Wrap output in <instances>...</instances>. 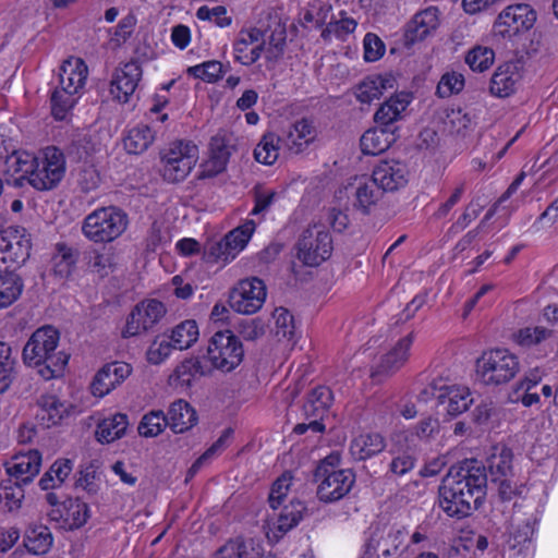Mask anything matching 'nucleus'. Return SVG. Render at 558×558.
Wrapping results in <instances>:
<instances>
[{
	"mask_svg": "<svg viewBox=\"0 0 558 558\" xmlns=\"http://www.w3.org/2000/svg\"><path fill=\"white\" fill-rule=\"evenodd\" d=\"M487 490V473L476 459L452 465L439 486V507L451 518L463 519L483 502Z\"/></svg>",
	"mask_w": 558,
	"mask_h": 558,
	"instance_id": "nucleus-1",
	"label": "nucleus"
},
{
	"mask_svg": "<svg viewBox=\"0 0 558 558\" xmlns=\"http://www.w3.org/2000/svg\"><path fill=\"white\" fill-rule=\"evenodd\" d=\"M7 171L14 179L17 187L29 184L37 191H51L56 189L65 175L66 161L61 149L48 146L37 155L25 150L14 151L7 158Z\"/></svg>",
	"mask_w": 558,
	"mask_h": 558,
	"instance_id": "nucleus-2",
	"label": "nucleus"
},
{
	"mask_svg": "<svg viewBox=\"0 0 558 558\" xmlns=\"http://www.w3.org/2000/svg\"><path fill=\"white\" fill-rule=\"evenodd\" d=\"M60 335L51 327L38 328L23 349V360L29 366L38 367L39 375L49 380L62 375L69 361V355L57 351Z\"/></svg>",
	"mask_w": 558,
	"mask_h": 558,
	"instance_id": "nucleus-3",
	"label": "nucleus"
},
{
	"mask_svg": "<svg viewBox=\"0 0 558 558\" xmlns=\"http://www.w3.org/2000/svg\"><path fill=\"white\" fill-rule=\"evenodd\" d=\"M129 223L126 214L114 206L101 207L88 214L82 233L94 243H108L118 239Z\"/></svg>",
	"mask_w": 558,
	"mask_h": 558,
	"instance_id": "nucleus-4",
	"label": "nucleus"
},
{
	"mask_svg": "<svg viewBox=\"0 0 558 558\" xmlns=\"http://www.w3.org/2000/svg\"><path fill=\"white\" fill-rule=\"evenodd\" d=\"M476 372L485 385L500 386L518 375L520 361L507 349H493L483 352L477 359Z\"/></svg>",
	"mask_w": 558,
	"mask_h": 558,
	"instance_id": "nucleus-5",
	"label": "nucleus"
},
{
	"mask_svg": "<svg viewBox=\"0 0 558 558\" xmlns=\"http://www.w3.org/2000/svg\"><path fill=\"white\" fill-rule=\"evenodd\" d=\"M338 456L330 454L325 458L315 471L317 496L322 501L333 502L343 498L352 488L355 475L350 469H336Z\"/></svg>",
	"mask_w": 558,
	"mask_h": 558,
	"instance_id": "nucleus-6",
	"label": "nucleus"
},
{
	"mask_svg": "<svg viewBox=\"0 0 558 558\" xmlns=\"http://www.w3.org/2000/svg\"><path fill=\"white\" fill-rule=\"evenodd\" d=\"M162 177L170 183L183 181L198 160V147L190 141H178L160 154Z\"/></svg>",
	"mask_w": 558,
	"mask_h": 558,
	"instance_id": "nucleus-7",
	"label": "nucleus"
},
{
	"mask_svg": "<svg viewBox=\"0 0 558 558\" xmlns=\"http://www.w3.org/2000/svg\"><path fill=\"white\" fill-rule=\"evenodd\" d=\"M207 355L216 369L229 373L242 363L244 349L241 340L231 330H221L210 338Z\"/></svg>",
	"mask_w": 558,
	"mask_h": 558,
	"instance_id": "nucleus-8",
	"label": "nucleus"
},
{
	"mask_svg": "<svg viewBox=\"0 0 558 558\" xmlns=\"http://www.w3.org/2000/svg\"><path fill=\"white\" fill-rule=\"evenodd\" d=\"M332 240L325 225L308 226L298 242V257L306 266H318L331 255Z\"/></svg>",
	"mask_w": 558,
	"mask_h": 558,
	"instance_id": "nucleus-9",
	"label": "nucleus"
},
{
	"mask_svg": "<svg viewBox=\"0 0 558 558\" xmlns=\"http://www.w3.org/2000/svg\"><path fill=\"white\" fill-rule=\"evenodd\" d=\"M31 238L24 228L9 227L0 234V270L24 264L31 253Z\"/></svg>",
	"mask_w": 558,
	"mask_h": 558,
	"instance_id": "nucleus-10",
	"label": "nucleus"
},
{
	"mask_svg": "<svg viewBox=\"0 0 558 558\" xmlns=\"http://www.w3.org/2000/svg\"><path fill=\"white\" fill-rule=\"evenodd\" d=\"M267 290L264 281L257 277L242 279L230 291V307L244 315L259 311L266 300Z\"/></svg>",
	"mask_w": 558,
	"mask_h": 558,
	"instance_id": "nucleus-11",
	"label": "nucleus"
},
{
	"mask_svg": "<svg viewBox=\"0 0 558 558\" xmlns=\"http://www.w3.org/2000/svg\"><path fill=\"white\" fill-rule=\"evenodd\" d=\"M434 397L439 404L447 403V412L450 416H457L469 409L473 399L471 392L465 387L447 386L439 381H433L420 393V398L427 400Z\"/></svg>",
	"mask_w": 558,
	"mask_h": 558,
	"instance_id": "nucleus-12",
	"label": "nucleus"
},
{
	"mask_svg": "<svg viewBox=\"0 0 558 558\" xmlns=\"http://www.w3.org/2000/svg\"><path fill=\"white\" fill-rule=\"evenodd\" d=\"M535 22V10L530 4L518 3L508 5L499 13L494 28L502 37H512L531 29Z\"/></svg>",
	"mask_w": 558,
	"mask_h": 558,
	"instance_id": "nucleus-13",
	"label": "nucleus"
},
{
	"mask_svg": "<svg viewBox=\"0 0 558 558\" xmlns=\"http://www.w3.org/2000/svg\"><path fill=\"white\" fill-rule=\"evenodd\" d=\"M235 147V135L228 130H219L210 140L209 159L204 165L203 177L213 178L223 172Z\"/></svg>",
	"mask_w": 558,
	"mask_h": 558,
	"instance_id": "nucleus-14",
	"label": "nucleus"
},
{
	"mask_svg": "<svg viewBox=\"0 0 558 558\" xmlns=\"http://www.w3.org/2000/svg\"><path fill=\"white\" fill-rule=\"evenodd\" d=\"M166 314L165 305L155 299L138 303L130 313L122 331L124 338L141 335L153 328Z\"/></svg>",
	"mask_w": 558,
	"mask_h": 558,
	"instance_id": "nucleus-15",
	"label": "nucleus"
},
{
	"mask_svg": "<svg viewBox=\"0 0 558 558\" xmlns=\"http://www.w3.org/2000/svg\"><path fill=\"white\" fill-rule=\"evenodd\" d=\"M143 70L137 60H131L116 69L111 85V95L121 102L129 101L142 78Z\"/></svg>",
	"mask_w": 558,
	"mask_h": 558,
	"instance_id": "nucleus-16",
	"label": "nucleus"
},
{
	"mask_svg": "<svg viewBox=\"0 0 558 558\" xmlns=\"http://www.w3.org/2000/svg\"><path fill=\"white\" fill-rule=\"evenodd\" d=\"M306 507L300 500H291L284 506L276 520L267 521V538L270 542L280 541L289 531L303 519Z\"/></svg>",
	"mask_w": 558,
	"mask_h": 558,
	"instance_id": "nucleus-17",
	"label": "nucleus"
},
{
	"mask_svg": "<svg viewBox=\"0 0 558 558\" xmlns=\"http://www.w3.org/2000/svg\"><path fill=\"white\" fill-rule=\"evenodd\" d=\"M131 373V365L124 362H113L105 365L97 372L93 379L90 386L93 395L97 397L108 395L112 389L124 381Z\"/></svg>",
	"mask_w": 558,
	"mask_h": 558,
	"instance_id": "nucleus-18",
	"label": "nucleus"
},
{
	"mask_svg": "<svg viewBox=\"0 0 558 558\" xmlns=\"http://www.w3.org/2000/svg\"><path fill=\"white\" fill-rule=\"evenodd\" d=\"M405 533L402 530L375 527L367 543V550H380L385 558L398 556L402 551Z\"/></svg>",
	"mask_w": 558,
	"mask_h": 558,
	"instance_id": "nucleus-19",
	"label": "nucleus"
},
{
	"mask_svg": "<svg viewBox=\"0 0 558 558\" xmlns=\"http://www.w3.org/2000/svg\"><path fill=\"white\" fill-rule=\"evenodd\" d=\"M414 341V333L410 332L403 338L399 339L398 342L381 356L380 362L376 366V369L372 373L374 378L381 375H390L398 371L409 357V351Z\"/></svg>",
	"mask_w": 558,
	"mask_h": 558,
	"instance_id": "nucleus-20",
	"label": "nucleus"
},
{
	"mask_svg": "<svg viewBox=\"0 0 558 558\" xmlns=\"http://www.w3.org/2000/svg\"><path fill=\"white\" fill-rule=\"evenodd\" d=\"M408 171L404 165L398 161H381L373 171V180L383 192H393L408 182Z\"/></svg>",
	"mask_w": 558,
	"mask_h": 558,
	"instance_id": "nucleus-21",
	"label": "nucleus"
},
{
	"mask_svg": "<svg viewBox=\"0 0 558 558\" xmlns=\"http://www.w3.org/2000/svg\"><path fill=\"white\" fill-rule=\"evenodd\" d=\"M88 68L81 58L71 57L60 68L59 85L81 96L86 84Z\"/></svg>",
	"mask_w": 558,
	"mask_h": 558,
	"instance_id": "nucleus-22",
	"label": "nucleus"
},
{
	"mask_svg": "<svg viewBox=\"0 0 558 558\" xmlns=\"http://www.w3.org/2000/svg\"><path fill=\"white\" fill-rule=\"evenodd\" d=\"M438 9L429 7L414 15L407 25L405 40L408 44L423 40L427 35L435 31L439 25Z\"/></svg>",
	"mask_w": 558,
	"mask_h": 558,
	"instance_id": "nucleus-23",
	"label": "nucleus"
},
{
	"mask_svg": "<svg viewBox=\"0 0 558 558\" xmlns=\"http://www.w3.org/2000/svg\"><path fill=\"white\" fill-rule=\"evenodd\" d=\"M41 464V454L37 450H31L27 453L14 457L12 463L7 468L11 478L21 484H28L39 472Z\"/></svg>",
	"mask_w": 558,
	"mask_h": 558,
	"instance_id": "nucleus-24",
	"label": "nucleus"
},
{
	"mask_svg": "<svg viewBox=\"0 0 558 558\" xmlns=\"http://www.w3.org/2000/svg\"><path fill=\"white\" fill-rule=\"evenodd\" d=\"M316 136L312 122L302 119L291 124L281 137L282 144L294 154L302 151Z\"/></svg>",
	"mask_w": 558,
	"mask_h": 558,
	"instance_id": "nucleus-25",
	"label": "nucleus"
},
{
	"mask_svg": "<svg viewBox=\"0 0 558 558\" xmlns=\"http://www.w3.org/2000/svg\"><path fill=\"white\" fill-rule=\"evenodd\" d=\"M520 77L517 64L507 62L498 66L493 74L489 90L494 96L508 97L514 93Z\"/></svg>",
	"mask_w": 558,
	"mask_h": 558,
	"instance_id": "nucleus-26",
	"label": "nucleus"
},
{
	"mask_svg": "<svg viewBox=\"0 0 558 558\" xmlns=\"http://www.w3.org/2000/svg\"><path fill=\"white\" fill-rule=\"evenodd\" d=\"M207 374L203 363L198 357L185 359L182 361L169 376V385L181 391L187 390L196 376Z\"/></svg>",
	"mask_w": 558,
	"mask_h": 558,
	"instance_id": "nucleus-27",
	"label": "nucleus"
},
{
	"mask_svg": "<svg viewBox=\"0 0 558 558\" xmlns=\"http://www.w3.org/2000/svg\"><path fill=\"white\" fill-rule=\"evenodd\" d=\"M215 558H262V553L253 538L236 536L219 547Z\"/></svg>",
	"mask_w": 558,
	"mask_h": 558,
	"instance_id": "nucleus-28",
	"label": "nucleus"
},
{
	"mask_svg": "<svg viewBox=\"0 0 558 558\" xmlns=\"http://www.w3.org/2000/svg\"><path fill=\"white\" fill-rule=\"evenodd\" d=\"M333 401V395L329 387L317 386L313 388L303 404L305 418L315 417L323 421Z\"/></svg>",
	"mask_w": 558,
	"mask_h": 558,
	"instance_id": "nucleus-29",
	"label": "nucleus"
},
{
	"mask_svg": "<svg viewBox=\"0 0 558 558\" xmlns=\"http://www.w3.org/2000/svg\"><path fill=\"white\" fill-rule=\"evenodd\" d=\"M411 102V95L400 93L391 96L375 112L374 120L384 128H389L401 118V113Z\"/></svg>",
	"mask_w": 558,
	"mask_h": 558,
	"instance_id": "nucleus-30",
	"label": "nucleus"
},
{
	"mask_svg": "<svg viewBox=\"0 0 558 558\" xmlns=\"http://www.w3.org/2000/svg\"><path fill=\"white\" fill-rule=\"evenodd\" d=\"M62 507L65 510L64 514L60 509H54L49 515L53 520L63 518L70 530L82 527L90 517L88 505L78 498L66 500Z\"/></svg>",
	"mask_w": 558,
	"mask_h": 558,
	"instance_id": "nucleus-31",
	"label": "nucleus"
},
{
	"mask_svg": "<svg viewBox=\"0 0 558 558\" xmlns=\"http://www.w3.org/2000/svg\"><path fill=\"white\" fill-rule=\"evenodd\" d=\"M168 424L174 433H184L197 423V414L194 408L186 401H174L168 411Z\"/></svg>",
	"mask_w": 558,
	"mask_h": 558,
	"instance_id": "nucleus-32",
	"label": "nucleus"
},
{
	"mask_svg": "<svg viewBox=\"0 0 558 558\" xmlns=\"http://www.w3.org/2000/svg\"><path fill=\"white\" fill-rule=\"evenodd\" d=\"M386 447L384 437L378 433L362 434L350 445V452L355 460H366L380 453Z\"/></svg>",
	"mask_w": 558,
	"mask_h": 558,
	"instance_id": "nucleus-33",
	"label": "nucleus"
},
{
	"mask_svg": "<svg viewBox=\"0 0 558 558\" xmlns=\"http://www.w3.org/2000/svg\"><path fill=\"white\" fill-rule=\"evenodd\" d=\"M512 458L513 453L508 447L496 446L493 448L492 453L487 458V469L493 483L512 475ZM484 466L486 469V465Z\"/></svg>",
	"mask_w": 558,
	"mask_h": 558,
	"instance_id": "nucleus-34",
	"label": "nucleus"
},
{
	"mask_svg": "<svg viewBox=\"0 0 558 558\" xmlns=\"http://www.w3.org/2000/svg\"><path fill=\"white\" fill-rule=\"evenodd\" d=\"M395 141L393 133L387 128L367 130L361 137V150L364 155H379L386 151Z\"/></svg>",
	"mask_w": 558,
	"mask_h": 558,
	"instance_id": "nucleus-35",
	"label": "nucleus"
},
{
	"mask_svg": "<svg viewBox=\"0 0 558 558\" xmlns=\"http://www.w3.org/2000/svg\"><path fill=\"white\" fill-rule=\"evenodd\" d=\"M383 191L373 180V177L366 180H360L355 187L353 207L363 214H369L371 208L381 198Z\"/></svg>",
	"mask_w": 558,
	"mask_h": 558,
	"instance_id": "nucleus-36",
	"label": "nucleus"
},
{
	"mask_svg": "<svg viewBox=\"0 0 558 558\" xmlns=\"http://www.w3.org/2000/svg\"><path fill=\"white\" fill-rule=\"evenodd\" d=\"M39 413L37 416L47 427L59 424L68 415L69 407L54 395L41 396L38 400Z\"/></svg>",
	"mask_w": 558,
	"mask_h": 558,
	"instance_id": "nucleus-37",
	"label": "nucleus"
},
{
	"mask_svg": "<svg viewBox=\"0 0 558 558\" xmlns=\"http://www.w3.org/2000/svg\"><path fill=\"white\" fill-rule=\"evenodd\" d=\"M23 280L13 270H0V308L13 304L22 294Z\"/></svg>",
	"mask_w": 558,
	"mask_h": 558,
	"instance_id": "nucleus-38",
	"label": "nucleus"
},
{
	"mask_svg": "<svg viewBox=\"0 0 558 558\" xmlns=\"http://www.w3.org/2000/svg\"><path fill=\"white\" fill-rule=\"evenodd\" d=\"M128 416L122 413H117L111 417L102 420L96 429V437L100 442H111L121 438L128 428Z\"/></svg>",
	"mask_w": 558,
	"mask_h": 558,
	"instance_id": "nucleus-39",
	"label": "nucleus"
},
{
	"mask_svg": "<svg viewBox=\"0 0 558 558\" xmlns=\"http://www.w3.org/2000/svg\"><path fill=\"white\" fill-rule=\"evenodd\" d=\"M52 534L47 526H31L26 530L24 546L33 555H44L52 546Z\"/></svg>",
	"mask_w": 558,
	"mask_h": 558,
	"instance_id": "nucleus-40",
	"label": "nucleus"
},
{
	"mask_svg": "<svg viewBox=\"0 0 558 558\" xmlns=\"http://www.w3.org/2000/svg\"><path fill=\"white\" fill-rule=\"evenodd\" d=\"M155 135L148 125L141 124L129 131L128 136L124 138V148L130 154L144 153L154 142Z\"/></svg>",
	"mask_w": 558,
	"mask_h": 558,
	"instance_id": "nucleus-41",
	"label": "nucleus"
},
{
	"mask_svg": "<svg viewBox=\"0 0 558 558\" xmlns=\"http://www.w3.org/2000/svg\"><path fill=\"white\" fill-rule=\"evenodd\" d=\"M80 95L59 85L51 94V113L56 120H64L76 104Z\"/></svg>",
	"mask_w": 558,
	"mask_h": 558,
	"instance_id": "nucleus-42",
	"label": "nucleus"
},
{
	"mask_svg": "<svg viewBox=\"0 0 558 558\" xmlns=\"http://www.w3.org/2000/svg\"><path fill=\"white\" fill-rule=\"evenodd\" d=\"M77 252L64 243L56 245V253L52 257L53 272L60 278L69 277L76 264Z\"/></svg>",
	"mask_w": 558,
	"mask_h": 558,
	"instance_id": "nucleus-43",
	"label": "nucleus"
},
{
	"mask_svg": "<svg viewBox=\"0 0 558 558\" xmlns=\"http://www.w3.org/2000/svg\"><path fill=\"white\" fill-rule=\"evenodd\" d=\"M16 361L12 356L11 347L0 341V395L8 391L16 378Z\"/></svg>",
	"mask_w": 558,
	"mask_h": 558,
	"instance_id": "nucleus-44",
	"label": "nucleus"
},
{
	"mask_svg": "<svg viewBox=\"0 0 558 558\" xmlns=\"http://www.w3.org/2000/svg\"><path fill=\"white\" fill-rule=\"evenodd\" d=\"M282 143L281 137L275 133H266L254 149V158L264 165H272L279 156V144Z\"/></svg>",
	"mask_w": 558,
	"mask_h": 558,
	"instance_id": "nucleus-45",
	"label": "nucleus"
},
{
	"mask_svg": "<svg viewBox=\"0 0 558 558\" xmlns=\"http://www.w3.org/2000/svg\"><path fill=\"white\" fill-rule=\"evenodd\" d=\"M255 228L256 223L254 220H246L243 225L236 227L225 236L223 240L231 251L229 256L235 257L239 252L246 246L255 231Z\"/></svg>",
	"mask_w": 558,
	"mask_h": 558,
	"instance_id": "nucleus-46",
	"label": "nucleus"
},
{
	"mask_svg": "<svg viewBox=\"0 0 558 558\" xmlns=\"http://www.w3.org/2000/svg\"><path fill=\"white\" fill-rule=\"evenodd\" d=\"M198 337V328L195 320H184L177 325L170 335L174 349L184 350L190 348Z\"/></svg>",
	"mask_w": 558,
	"mask_h": 558,
	"instance_id": "nucleus-47",
	"label": "nucleus"
},
{
	"mask_svg": "<svg viewBox=\"0 0 558 558\" xmlns=\"http://www.w3.org/2000/svg\"><path fill=\"white\" fill-rule=\"evenodd\" d=\"M85 259L89 270L99 277L108 276L114 266L113 254L109 251L89 250L85 253Z\"/></svg>",
	"mask_w": 558,
	"mask_h": 558,
	"instance_id": "nucleus-48",
	"label": "nucleus"
},
{
	"mask_svg": "<svg viewBox=\"0 0 558 558\" xmlns=\"http://www.w3.org/2000/svg\"><path fill=\"white\" fill-rule=\"evenodd\" d=\"M24 484L19 481L9 478L0 486V502L9 511L16 510L21 507L22 500L24 499Z\"/></svg>",
	"mask_w": 558,
	"mask_h": 558,
	"instance_id": "nucleus-49",
	"label": "nucleus"
},
{
	"mask_svg": "<svg viewBox=\"0 0 558 558\" xmlns=\"http://www.w3.org/2000/svg\"><path fill=\"white\" fill-rule=\"evenodd\" d=\"M168 424V416L161 411H150L145 414L138 425V434L143 437H156L163 432Z\"/></svg>",
	"mask_w": 558,
	"mask_h": 558,
	"instance_id": "nucleus-50",
	"label": "nucleus"
},
{
	"mask_svg": "<svg viewBox=\"0 0 558 558\" xmlns=\"http://www.w3.org/2000/svg\"><path fill=\"white\" fill-rule=\"evenodd\" d=\"M275 327L274 332L279 340L291 341L295 335V324L293 315L284 307H278L274 312Z\"/></svg>",
	"mask_w": 558,
	"mask_h": 558,
	"instance_id": "nucleus-51",
	"label": "nucleus"
},
{
	"mask_svg": "<svg viewBox=\"0 0 558 558\" xmlns=\"http://www.w3.org/2000/svg\"><path fill=\"white\" fill-rule=\"evenodd\" d=\"M554 335L551 329L543 326L525 327L520 329L515 335V341L524 348H532L550 339Z\"/></svg>",
	"mask_w": 558,
	"mask_h": 558,
	"instance_id": "nucleus-52",
	"label": "nucleus"
},
{
	"mask_svg": "<svg viewBox=\"0 0 558 558\" xmlns=\"http://www.w3.org/2000/svg\"><path fill=\"white\" fill-rule=\"evenodd\" d=\"M392 453L393 458L389 464V473L396 476H403L414 469L416 464L414 450L410 448L405 450L397 449Z\"/></svg>",
	"mask_w": 558,
	"mask_h": 558,
	"instance_id": "nucleus-53",
	"label": "nucleus"
},
{
	"mask_svg": "<svg viewBox=\"0 0 558 558\" xmlns=\"http://www.w3.org/2000/svg\"><path fill=\"white\" fill-rule=\"evenodd\" d=\"M231 434V428L223 430L221 436L191 465L186 481L193 477L209 459L227 448Z\"/></svg>",
	"mask_w": 558,
	"mask_h": 558,
	"instance_id": "nucleus-54",
	"label": "nucleus"
},
{
	"mask_svg": "<svg viewBox=\"0 0 558 558\" xmlns=\"http://www.w3.org/2000/svg\"><path fill=\"white\" fill-rule=\"evenodd\" d=\"M187 73L196 78H201L208 83H214L220 80L225 73L221 62L211 60L202 64L190 66Z\"/></svg>",
	"mask_w": 558,
	"mask_h": 558,
	"instance_id": "nucleus-55",
	"label": "nucleus"
},
{
	"mask_svg": "<svg viewBox=\"0 0 558 558\" xmlns=\"http://www.w3.org/2000/svg\"><path fill=\"white\" fill-rule=\"evenodd\" d=\"M495 52L488 47H475L465 57V62L473 71L484 72L494 62Z\"/></svg>",
	"mask_w": 558,
	"mask_h": 558,
	"instance_id": "nucleus-56",
	"label": "nucleus"
},
{
	"mask_svg": "<svg viewBox=\"0 0 558 558\" xmlns=\"http://www.w3.org/2000/svg\"><path fill=\"white\" fill-rule=\"evenodd\" d=\"M341 15H343V12H341ZM356 25V21L351 17L341 16L340 20L336 21L330 19L322 32V37L324 40H329L331 35H335L338 38H343L344 36L353 33Z\"/></svg>",
	"mask_w": 558,
	"mask_h": 558,
	"instance_id": "nucleus-57",
	"label": "nucleus"
},
{
	"mask_svg": "<svg viewBox=\"0 0 558 558\" xmlns=\"http://www.w3.org/2000/svg\"><path fill=\"white\" fill-rule=\"evenodd\" d=\"M464 87V77L461 73L458 72H447L445 73L436 88V94L440 98H447L452 96L453 94L460 93Z\"/></svg>",
	"mask_w": 558,
	"mask_h": 558,
	"instance_id": "nucleus-58",
	"label": "nucleus"
},
{
	"mask_svg": "<svg viewBox=\"0 0 558 558\" xmlns=\"http://www.w3.org/2000/svg\"><path fill=\"white\" fill-rule=\"evenodd\" d=\"M291 481H292L291 474L283 473L272 484L269 496H268V502L272 509H277L281 505V502L284 500V498L287 497V494L291 486Z\"/></svg>",
	"mask_w": 558,
	"mask_h": 558,
	"instance_id": "nucleus-59",
	"label": "nucleus"
},
{
	"mask_svg": "<svg viewBox=\"0 0 558 558\" xmlns=\"http://www.w3.org/2000/svg\"><path fill=\"white\" fill-rule=\"evenodd\" d=\"M196 16L202 21H213L219 27H226L231 24V17L227 16V9L222 5L215 8L203 5L197 10Z\"/></svg>",
	"mask_w": 558,
	"mask_h": 558,
	"instance_id": "nucleus-60",
	"label": "nucleus"
},
{
	"mask_svg": "<svg viewBox=\"0 0 558 558\" xmlns=\"http://www.w3.org/2000/svg\"><path fill=\"white\" fill-rule=\"evenodd\" d=\"M380 84V81H376L375 76L366 77L356 87L355 95L357 100L369 104L374 99H378L383 95L378 87Z\"/></svg>",
	"mask_w": 558,
	"mask_h": 558,
	"instance_id": "nucleus-61",
	"label": "nucleus"
},
{
	"mask_svg": "<svg viewBox=\"0 0 558 558\" xmlns=\"http://www.w3.org/2000/svg\"><path fill=\"white\" fill-rule=\"evenodd\" d=\"M364 59L367 62L379 60L385 53V44L373 33H367L364 37Z\"/></svg>",
	"mask_w": 558,
	"mask_h": 558,
	"instance_id": "nucleus-62",
	"label": "nucleus"
},
{
	"mask_svg": "<svg viewBox=\"0 0 558 558\" xmlns=\"http://www.w3.org/2000/svg\"><path fill=\"white\" fill-rule=\"evenodd\" d=\"M238 331L245 340H256L265 333V325L259 318L241 319Z\"/></svg>",
	"mask_w": 558,
	"mask_h": 558,
	"instance_id": "nucleus-63",
	"label": "nucleus"
},
{
	"mask_svg": "<svg viewBox=\"0 0 558 558\" xmlns=\"http://www.w3.org/2000/svg\"><path fill=\"white\" fill-rule=\"evenodd\" d=\"M172 349H174V347L171 340L157 338L147 351L148 361L153 364H160L170 355Z\"/></svg>",
	"mask_w": 558,
	"mask_h": 558,
	"instance_id": "nucleus-64",
	"label": "nucleus"
}]
</instances>
